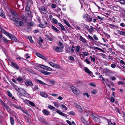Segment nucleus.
<instances>
[{
    "instance_id": "51",
    "label": "nucleus",
    "mask_w": 125,
    "mask_h": 125,
    "mask_svg": "<svg viewBox=\"0 0 125 125\" xmlns=\"http://www.w3.org/2000/svg\"><path fill=\"white\" fill-rule=\"evenodd\" d=\"M36 54L38 57L40 58H41V57H43V56L39 53H36Z\"/></svg>"
},
{
    "instance_id": "21",
    "label": "nucleus",
    "mask_w": 125,
    "mask_h": 125,
    "mask_svg": "<svg viewBox=\"0 0 125 125\" xmlns=\"http://www.w3.org/2000/svg\"><path fill=\"white\" fill-rule=\"evenodd\" d=\"M10 122L11 125H14V121L13 118L11 116H10Z\"/></svg>"
},
{
    "instance_id": "37",
    "label": "nucleus",
    "mask_w": 125,
    "mask_h": 125,
    "mask_svg": "<svg viewBox=\"0 0 125 125\" xmlns=\"http://www.w3.org/2000/svg\"><path fill=\"white\" fill-rule=\"evenodd\" d=\"M10 12L13 15L15 16L16 17H17V15L16 12L14 10H11L10 11Z\"/></svg>"
},
{
    "instance_id": "35",
    "label": "nucleus",
    "mask_w": 125,
    "mask_h": 125,
    "mask_svg": "<svg viewBox=\"0 0 125 125\" xmlns=\"http://www.w3.org/2000/svg\"><path fill=\"white\" fill-rule=\"evenodd\" d=\"M109 26H110V27L112 28H116L117 27V26L116 25H115L114 24H109Z\"/></svg>"
},
{
    "instance_id": "11",
    "label": "nucleus",
    "mask_w": 125,
    "mask_h": 125,
    "mask_svg": "<svg viewBox=\"0 0 125 125\" xmlns=\"http://www.w3.org/2000/svg\"><path fill=\"white\" fill-rule=\"evenodd\" d=\"M42 112L45 115H48L50 114V112L46 109H43L42 110Z\"/></svg>"
},
{
    "instance_id": "58",
    "label": "nucleus",
    "mask_w": 125,
    "mask_h": 125,
    "mask_svg": "<svg viewBox=\"0 0 125 125\" xmlns=\"http://www.w3.org/2000/svg\"><path fill=\"white\" fill-rule=\"evenodd\" d=\"M85 62L88 64L91 63V62L90 61L88 60V59L86 58L85 59Z\"/></svg>"
},
{
    "instance_id": "6",
    "label": "nucleus",
    "mask_w": 125,
    "mask_h": 125,
    "mask_svg": "<svg viewBox=\"0 0 125 125\" xmlns=\"http://www.w3.org/2000/svg\"><path fill=\"white\" fill-rule=\"evenodd\" d=\"M0 38L2 40L3 42L7 44L9 43V40H7V39L5 38L2 34L0 35Z\"/></svg>"
},
{
    "instance_id": "15",
    "label": "nucleus",
    "mask_w": 125,
    "mask_h": 125,
    "mask_svg": "<svg viewBox=\"0 0 125 125\" xmlns=\"http://www.w3.org/2000/svg\"><path fill=\"white\" fill-rule=\"evenodd\" d=\"M63 21L64 23L66 24L70 28H71V25L70 24L69 22L67 21L65 19H63Z\"/></svg>"
},
{
    "instance_id": "28",
    "label": "nucleus",
    "mask_w": 125,
    "mask_h": 125,
    "mask_svg": "<svg viewBox=\"0 0 125 125\" xmlns=\"http://www.w3.org/2000/svg\"><path fill=\"white\" fill-rule=\"evenodd\" d=\"M10 18L11 20L14 21L16 22L18 20L17 18L14 17L13 16H10Z\"/></svg>"
},
{
    "instance_id": "53",
    "label": "nucleus",
    "mask_w": 125,
    "mask_h": 125,
    "mask_svg": "<svg viewBox=\"0 0 125 125\" xmlns=\"http://www.w3.org/2000/svg\"><path fill=\"white\" fill-rule=\"evenodd\" d=\"M32 1L31 0H29L27 2L28 5H31L32 3Z\"/></svg>"
},
{
    "instance_id": "13",
    "label": "nucleus",
    "mask_w": 125,
    "mask_h": 125,
    "mask_svg": "<svg viewBox=\"0 0 125 125\" xmlns=\"http://www.w3.org/2000/svg\"><path fill=\"white\" fill-rule=\"evenodd\" d=\"M71 88L72 90V91L74 94H76L77 93V89L73 86H71Z\"/></svg>"
},
{
    "instance_id": "32",
    "label": "nucleus",
    "mask_w": 125,
    "mask_h": 125,
    "mask_svg": "<svg viewBox=\"0 0 125 125\" xmlns=\"http://www.w3.org/2000/svg\"><path fill=\"white\" fill-rule=\"evenodd\" d=\"M57 113L62 116H64L65 115V114L62 112L60 110H59V111H58Z\"/></svg>"
},
{
    "instance_id": "38",
    "label": "nucleus",
    "mask_w": 125,
    "mask_h": 125,
    "mask_svg": "<svg viewBox=\"0 0 125 125\" xmlns=\"http://www.w3.org/2000/svg\"><path fill=\"white\" fill-rule=\"evenodd\" d=\"M39 119L41 122L42 123L44 122L45 121L44 119L42 117H39Z\"/></svg>"
},
{
    "instance_id": "10",
    "label": "nucleus",
    "mask_w": 125,
    "mask_h": 125,
    "mask_svg": "<svg viewBox=\"0 0 125 125\" xmlns=\"http://www.w3.org/2000/svg\"><path fill=\"white\" fill-rule=\"evenodd\" d=\"M25 84L27 86H33V84L31 81V80L27 81L25 83Z\"/></svg>"
},
{
    "instance_id": "29",
    "label": "nucleus",
    "mask_w": 125,
    "mask_h": 125,
    "mask_svg": "<svg viewBox=\"0 0 125 125\" xmlns=\"http://www.w3.org/2000/svg\"><path fill=\"white\" fill-rule=\"evenodd\" d=\"M90 28L89 29V27L88 26H87V28L89 29V30H88L89 31V32H90L91 33L94 30V29H93V27L92 26H90Z\"/></svg>"
},
{
    "instance_id": "14",
    "label": "nucleus",
    "mask_w": 125,
    "mask_h": 125,
    "mask_svg": "<svg viewBox=\"0 0 125 125\" xmlns=\"http://www.w3.org/2000/svg\"><path fill=\"white\" fill-rule=\"evenodd\" d=\"M62 48L59 47H56L55 49V51L57 52H62Z\"/></svg>"
},
{
    "instance_id": "59",
    "label": "nucleus",
    "mask_w": 125,
    "mask_h": 125,
    "mask_svg": "<svg viewBox=\"0 0 125 125\" xmlns=\"http://www.w3.org/2000/svg\"><path fill=\"white\" fill-rule=\"evenodd\" d=\"M90 58L91 59V60L92 61H93L94 62L95 61V58L92 57L91 56H90Z\"/></svg>"
},
{
    "instance_id": "22",
    "label": "nucleus",
    "mask_w": 125,
    "mask_h": 125,
    "mask_svg": "<svg viewBox=\"0 0 125 125\" xmlns=\"http://www.w3.org/2000/svg\"><path fill=\"white\" fill-rule=\"evenodd\" d=\"M41 72L45 75H49L50 74V73L48 72L45 71L43 70H41Z\"/></svg>"
},
{
    "instance_id": "23",
    "label": "nucleus",
    "mask_w": 125,
    "mask_h": 125,
    "mask_svg": "<svg viewBox=\"0 0 125 125\" xmlns=\"http://www.w3.org/2000/svg\"><path fill=\"white\" fill-rule=\"evenodd\" d=\"M96 19L100 21H103L104 19V18L103 17H101L99 16H97L96 17Z\"/></svg>"
},
{
    "instance_id": "19",
    "label": "nucleus",
    "mask_w": 125,
    "mask_h": 125,
    "mask_svg": "<svg viewBox=\"0 0 125 125\" xmlns=\"http://www.w3.org/2000/svg\"><path fill=\"white\" fill-rule=\"evenodd\" d=\"M52 29L55 32L58 33H60V31L53 25H52Z\"/></svg>"
},
{
    "instance_id": "20",
    "label": "nucleus",
    "mask_w": 125,
    "mask_h": 125,
    "mask_svg": "<svg viewBox=\"0 0 125 125\" xmlns=\"http://www.w3.org/2000/svg\"><path fill=\"white\" fill-rule=\"evenodd\" d=\"M35 81L41 84H42V85H46V84L45 83L43 82L42 81H41V80H39L38 79H36L35 80Z\"/></svg>"
},
{
    "instance_id": "9",
    "label": "nucleus",
    "mask_w": 125,
    "mask_h": 125,
    "mask_svg": "<svg viewBox=\"0 0 125 125\" xmlns=\"http://www.w3.org/2000/svg\"><path fill=\"white\" fill-rule=\"evenodd\" d=\"M49 64L51 66L54 68H59L60 67L57 64L53 63L52 62H49Z\"/></svg>"
},
{
    "instance_id": "61",
    "label": "nucleus",
    "mask_w": 125,
    "mask_h": 125,
    "mask_svg": "<svg viewBox=\"0 0 125 125\" xmlns=\"http://www.w3.org/2000/svg\"><path fill=\"white\" fill-rule=\"evenodd\" d=\"M110 100H111V102H114L115 101L114 98L112 97H110Z\"/></svg>"
},
{
    "instance_id": "2",
    "label": "nucleus",
    "mask_w": 125,
    "mask_h": 125,
    "mask_svg": "<svg viewBox=\"0 0 125 125\" xmlns=\"http://www.w3.org/2000/svg\"><path fill=\"white\" fill-rule=\"evenodd\" d=\"M18 92L19 93V95L21 96H25L28 95V94L22 88H19Z\"/></svg>"
},
{
    "instance_id": "33",
    "label": "nucleus",
    "mask_w": 125,
    "mask_h": 125,
    "mask_svg": "<svg viewBox=\"0 0 125 125\" xmlns=\"http://www.w3.org/2000/svg\"><path fill=\"white\" fill-rule=\"evenodd\" d=\"M76 48L75 49V51L76 52H79L80 50V46H77L75 47Z\"/></svg>"
},
{
    "instance_id": "25",
    "label": "nucleus",
    "mask_w": 125,
    "mask_h": 125,
    "mask_svg": "<svg viewBox=\"0 0 125 125\" xmlns=\"http://www.w3.org/2000/svg\"><path fill=\"white\" fill-rule=\"evenodd\" d=\"M85 71L87 73L89 74H90L92 73V72L90 71L88 68L87 67H85L84 68Z\"/></svg>"
},
{
    "instance_id": "46",
    "label": "nucleus",
    "mask_w": 125,
    "mask_h": 125,
    "mask_svg": "<svg viewBox=\"0 0 125 125\" xmlns=\"http://www.w3.org/2000/svg\"><path fill=\"white\" fill-rule=\"evenodd\" d=\"M87 21L89 22H91L92 21L93 19L92 18L90 17L89 16H88V19L87 20Z\"/></svg>"
},
{
    "instance_id": "63",
    "label": "nucleus",
    "mask_w": 125,
    "mask_h": 125,
    "mask_svg": "<svg viewBox=\"0 0 125 125\" xmlns=\"http://www.w3.org/2000/svg\"><path fill=\"white\" fill-rule=\"evenodd\" d=\"M88 37L91 40L93 41H94V39L92 37L90 36V35H88Z\"/></svg>"
},
{
    "instance_id": "26",
    "label": "nucleus",
    "mask_w": 125,
    "mask_h": 125,
    "mask_svg": "<svg viewBox=\"0 0 125 125\" xmlns=\"http://www.w3.org/2000/svg\"><path fill=\"white\" fill-rule=\"evenodd\" d=\"M58 25L60 27L61 29L62 30L64 31L65 30V28L60 23H58Z\"/></svg>"
},
{
    "instance_id": "39",
    "label": "nucleus",
    "mask_w": 125,
    "mask_h": 125,
    "mask_svg": "<svg viewBox=\"0 0 125 125\" xmlns=\"http://www.w3.org/2000/svg\"><path fill=\"white\" fill-rule=\"evenodd\" d=\"M21 18L24 21L26 22L27 20V18L25 17L24 15L21 16Z\"/></svg>"
},
{
    "instance_id": "3",
    "label": "nucleus",
    "mask_w": 125,
    "mask_h": 125,
    "mask_svg": "<svg viewBox=\"0 0 125 125\" xmlns=\"http://www.w3.org/2000/svg\"><path fill=\"white\" fill-rule=\"evenodd\" d=\"M15 24L17 27L22 26L24 25V23L23 22L19 21H17L15 22Z\"/></svg>"
},
{
    "instance_id": "48",
    "label": "nucleus",
    "mask_w": 125,
    "mask_h": 125,
    "mask_svg": "<svg viewBox=\"0 0 125 125\" xmlns=\"http://www.w3.org/2000/svg\"><path fill=\"white\" fill-rule=\"evenodd\" d=\"M119 34L120 35H124L125 36V32L124 31H119Z\"/></svg>"
},
{
    "instance_id": "43",
    "label": "nucleus",
    "mask_w": 125,
    "mask_h": 125,
    "mask_svg": "<svg viewBox=\"0 0 125 125\" xmlns=\"http://www.w3.org/2000/svg\"><path fill=\"white\" fill-rule=\"evenodd\" d=\"M52 22L55 24H56L58 22V21L57 20L53 18L52 19Z\"/></svg>"
},
{
    "instance_id": "62",
    "label": "nucleus",
    "mask_w": 125,
    "mask_h": 125,
    "mask_svg": "<svg viewBox=\"0 0 125 125\" xmlns=\"http://www.w3.org/2000/svg\"><path fill=\"white\" fill-rule=\"evenodd\" d=\"M13 86L14 89L18 91V89L19 88L18 87L15 85H13Z\"/></svg>"
},
{
    "instance_id": "55",
    "label": "nucleus",
    "mask_w": 125,
    "mask_h": 125,
    "mask_svg": "<svg viewBox=\"0 0 125 125\" xmlns=\"http://www.w3.org/2000/svg\"><path fill=\"white\" fill-rule=\"evenodd\" d=\"M53 104L57 108H58L59 107L58 104L56 102H53Z\"/></svg>"
},
{
    "instance_id": "52",
    "label": "nucleus",
    "mask_w": 125,
    "mask_h": 125,
    "mask_svg": "<svg viewBox=\"0 0 125 125\" xmlns=\"http://www.w3.org/2000/svg\"><path fill=\"white\" fill-rule=\"evenodd\" d=\"M82 53L85 56L88 55L89 54V53L87 52H83Z\"/></svg>"
},
{
    "instance_id": "36",
    "label": "nucleus",
    "mask_w": 125,
    "mask_h": 125,
    "mask_svg": "<svg viewBox=\"0 0 125 125\" xmlns=\"http://www.w3.org/2000/svg\"><path fill=\"white\" fill-rule=\"evenodd\" d=\"M27 25L28 26H34V23L33 22H29L27 23Z\"/></svg>"
},
{
    "instance_id": "41",
    "label": "nucleus",
    "mask_w": 125,
    "mask_h": 125,
    "mask_svg": "<svg viewBox=\"0 0 125 125\" xmlns=\"http://www.w3.org/2000/svg\"><path fill=\"white\" fill-rule=\"evenodd\" d=\"M20 109L21 110L23 113L26 114L27 115H29V114L26 111H24L23 110L21 107V109Z\"/></svg>"
},
{
    "instance_id": "24",
    "label": "nucleus",
    "mask_w": 125,
    "mask_h": 125,
    "mask_svg": "<svg viewBox=\"0 0 125 125\" xmlns=\"http://www.w3.org/2000/svg\"><path fill=\"white\" fill-rule=\"evenodd\" d=\"M26 101L29 104L32 106L33 107H35L36 106L32 102L27 100H26Z\"/></svg>"
},
{
    "instance_id": "54",
    "label": "nucleus",
    "mask_w": 125,
    "mask_h": 125,
    "mask_svg": "<svg viewBox=\"0 0 125 125\" xmlns=\"http://www.w3.org/2000/svg\"><path fill=\"white\" fill-rule=\"evenodd\" d=\"M69 114L74 115H75V113L73 111H71L70 112H69Z\"/></svg>"
},
{
    "instance_id": "7",
    "label": "nucleus",
    "mask_w": 125,
    "mask_h": 125,
    "mask_svg": "<svg viewBox=\"0 0 125 125\" xmlns=\"http://www.w3.org/2000/svg\"><path fill=\"white\" fill-rule=\"evenodd\" d=\"M74 105L76 108L81 113L83 111V110L81 106L76 103H74Z\"/></svg>"
},
{
    "instance_id": "49",
    "label": "nucleus",
    "mask_w": 125,
    "mask_h": 125,
    "mask_svg": "<svg viewBox=\"0 0 125 125\" xmlns=\"http://www.w3.org/2000/svg\"><path fill=\"white\" fill-rule=\"evenodd\" d=\"M23 80L22 78L19 76L18 78L17 79V80L19 82H20Z\"/></svg>"
},
{
    "instance_id": "44",
    "label": "nucleus",
    "mask_w": 125,
    "mask_h": 125,
    "mask_svg": "<svg viewBox=\"0 0 125 125\" xmlns=\"http://www.w3.org/2000/svg\"><path fill=\"white\" fill-rule=\"evenodd\" d=\"M7 93L9 97H12V95L9 91H7Z\"/></svg>"
},
{
    "instance_id": "45",
    "label": "nucleus",
    "mask_w": 125,
    "mask_h": 125,
    "mask_svg": "<svg viewBox=\"0 0 125 125\" xmlns=\"http://www.w3.org/2000/svg\"><path fill=\"white\" fill-rule=\"evenodd\" d=\"M68 59L71 61H73L74 60V59L73 57L72 56H70L68 57Z\"/></svg>"
},
{
    "instance_id": "64",
    "label": "nucleus",
    "mask_w": 125,
    "mask_h": 125,
    "mask_svg": "<svg viewBox=\"0 0 125 125\" xmlns=\"http://www.w3.org/2000/svg\"><path fill=\"white\" fill-rule=\"evenodd\" d=\"M111 66L112 68H114L115 67L116 65L114 63H112L111 64Z\"/></svg>"
},
{
    "instance_id": "17",
    "label": "nucleus",
    "mask_w": 125,
    "mask_h": 125,
    "mask_svg": "<svg viewBox=\"0 0 125 125\" xmlns=\"http://www.w3.org/2000/svg\"><path fill=\"white\" fill-rule=\"evenodd\" d=\"M79 40L82 41V42L85 43L86 42V40L82 36H79Z\"/></svg>"
},
{
    "instance_id": "40",
    "label": "nucleus",
    "mask_w": 125,
    "mask_h": 125,
    "mask_svg": "<svg viewBox=\"0 0 125 125\" xmlns=\"http://www.w3.org/2000/svg\"><path fill=\"white\" fill-rule=\"evenodd\" d=\"M54 107L51 105H49L48 106V108L51 110H53Z\"/></svg>"
},
{
    "instance_id": "60",
    "label": "nucleus",
    "mask_w": 125,
    "mask_h": 125,
    "mask_svg": "<svg viewBox=\"0 0 125 125\" xmlns=\"http://www.w3.org/2000/svg\"><path fill=\"white\" fill-rule=\"evenodd\" d=\"M40 67L41 68L44 69H46L47 66H45L43 65H41Z\"/></svg>"
},
{
    "instance_id": "57",
    "label": "nucleus",
    "mask_w": 125,
    "mask_h": 125,
    "mask_svg": "<svg viewBox=\"0 0 125 125\" xmlns=\"http://www.w3.org/2000/svg\"><path fill=\"white\" fill-rule=\"evenodd\" d=\"M104 34L108 38H110V36L108 34L106 33L105 32H104Z\"/></svg>"
},
{
    "instance_id": "16",
    "label": "nucleus",
    "mask_w": 125,
    "mask_h": 125,
    "mask_svg": "<svg viewBox=\"0 0 125 125\" xmlns=\"http://www.w3.org/2000/svg\"><path fill=\"white\" fill-rule=\"evenodd\" d=\"M0 16L4 18L5 16L4 11L2 10H0Z\"/></svg>"
},
{
    "instance_id": "18",
    "label": "nucleus",
    "mask_w": 125,
    "mask_h": 125,
    "mask_svg": "<svg viewBox=\"0 0 125 125\" xmlns=\"http://www.w3.org/2000/svg\"><path fill=\"white\" fill-rule=\"evenodd\" d=\"M46 39L49 40L50 41H52L53 40V38L52 37H51L49 35L46 34Z\"/></svg>"
},
{
    "instance_id": "4",
    "label": "nucleus",
    "mask_w": 125,
    "mask_h": 125,
    "mask_svg": "<svg viewBox=\"0 0 125 125\" xmlns=\"http://www.w3.org/2000/svg\"><path fill=\"white\" fill-rule=\"evenodd\" d=\"M10 66H12L14 69L17 70H19L20 69V68L18 65L16 63L13 62H11Z\"/></svg>"
},
{
    "instance_id": "1",
    "label": "nucleus",
    "mask_w": 125,
    "mask_h": 125,
    "mask_svg": "<svg viewBox=\"0 0 125 125\" xmlns=\"http://www.w3.org/2000/svg\"><path fill=\"white\" fill-rule=\"evenodd\" d=\"M1 31L6 36L10 38L11 40H13L15 41L17 40V39L13 35L10 33L7 32L4 29H1Z\"/></svg>"
},
{
    "instance_id": "50",
    "label": "nucleus",
    "mask_w": 125,
    "mask_h": 125,
    "mask_svg": "<svg viewBox=\"0 0 125 125\" xmlns=\"http://www.w3.org/2000/svg\"><path fill=\"white\" fill-rule=\"evenodd\" d=\"M59 45L60 46V47H61L63 48L64 47V46L63 44L61 42H59Z\"/></svg>"
},
{
    "instance_id": "5",
    "label": "nucleus",
    "mask_w": 125,
    "mask_h": 125,
    "mask_svg": "<svg viewBox=\"0 0 125 125\" xmlns=\"http://www.w3.org/2000/svg\"><path fill=\"white\" fill-rule=\"evenodd\" d=\"M39 10L41 12L44 14H45L47 12V10L44 6L40 7L39 8Z\"/></svg>"
},
{
    "instance_id": "47",
    "label": "nucleus",
    "mask_w": 125,
    "mask_h": 125,
    "mask_svg": "<svg viewBox=\"0 0 125 125\" xmlns=\"http://www.w3.org/2000/svg\"><path fill=\"white\" fill-rule=\"evenodd\" d=\"M118 0L122 4H125V0Z\"/></svg>"
},
{
    "instance_id": "56",
    "label": "nucleus",
    "mask_w": 125,
    "mask_h": 125,
    "mask_svg": "<svg viewBox=\"0 0 125 125\" xmlns=\"http://www.w3.org/2000/svg\"><path fill=\"white\" fill-rule=\"evenodd\" d=\"M108 123L109 125H115V122H114L113 124L110 121H108Z\"/></svg>"
},
{
    "instance_id": "31",
    "label": "nucleus",
    "mask_w": 125,
    "mask_h": 125,
    "mask_svg": "<svg viewBox=\"0 0 125 125\" xmlns=\"http://www.w3.org/2000/svg\"><path fill=\"white\" fill-rule=\"evenodd\" d=\"M41 37H39V39H40V40H39V42H38L39 43L41 46L42 45V43L43 41V40L42 39H41Z\"/></svg>"
},
{
    "instance_id": "42",
    "label": "nucleus",
    "mask_w": 125,
    "mask_h": 125,
    "mask_svg": "<svg viewBox=\"0 0 125 125\" xmlns=\"http://www.w3.org/2000/svg\"><path fill=\"white\" fill-rule=\"evenodd\" d=\"M3 108L6 109H7L8 107H9V106H8V105H7L6 104L4 103L3 105H2Z\"/></svg>"
},
{
    "instance_id": "12",
    "label": "nucleus",
    "mask_w": 125,
    "mask_h": 125,
    "mask_svg": "<svg viewBox=\"0 0 125 125\" xmlns=\"http://www.w3.org/2000/svg\"><path fill=\"white\" fill-rule=\"evenodd\" d=\"M40 94L41 96L45 98H47L48 96L46 93L43 92H40Z\"/></svg>"
},
{
    "instance_id": "8",
    "label": "nucleus",
    "mask_w": 125,
    "mask_h": 125,
    "mask_svg": "<svg viewBox=\"0 0 125 125\" xmlns=\"http://www.w3.org/2000/svg\"><path fill=\"white\" fill-rule=\"evenodd\" d=\"M91 117L92 119L95 121L98 122H99L100 121L99 118V117L96 115V116H94V115H92L91 116Z\"/></svg>"
},
{
    "instance_id": "27",
    "label": "nucleus",
    "mask_w": 125,
    "mask_h": 125,
    "mask_svg": "<svg viewBox=\"0 0 125 125\" xmlns=\"http://www.w3.org/2000/svg\"><path fill=\"white\" fill-rule=\"evenodd\" d=\"M11 106L16 108L18 109H21V107L20 106H18L16 105L15 104H11Z\"/></svg>"
},
{
    "instance_id": "30",
    "label": "nucleus",
    "mask_w": 125,
    "mask_h": 125,
    "mask_svg": "<svg viewBox=\"0 0 125 125\" xmlns=\"http://www.w3.org/2000/svg\"><path fill=\"white\" fill-rule=\"evenodd\" d=\"M32 88L33 91H35L36 90L39 89V88H38V85H35L34 87H32Z\"/></svg>"
},
{
    "instance_id": "34",
    "label": "nucleus",
    "mask_w": 125,
    "mask_h": 125,
    "mask_svg": "<svg viewBox=\"0 0 125 125\" xmlns=\"http://www.w3.org/2000/svg\"><path fill=\"white\" fill-rule=\"evenodd\" d=\"M89 16L87 14H86L83 16V18L86 21H87V20H87L88 19V18Z\"/></svg>"
}]
</instances>
